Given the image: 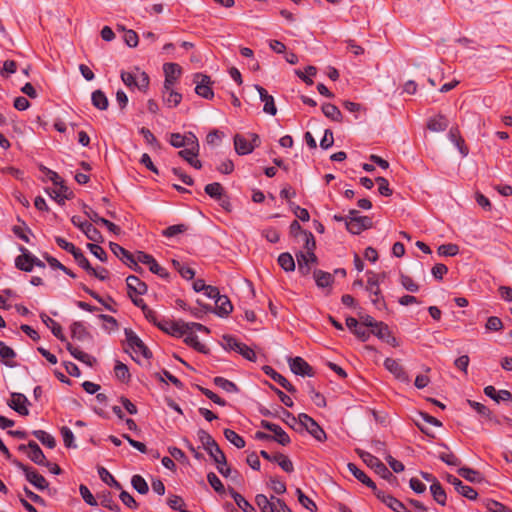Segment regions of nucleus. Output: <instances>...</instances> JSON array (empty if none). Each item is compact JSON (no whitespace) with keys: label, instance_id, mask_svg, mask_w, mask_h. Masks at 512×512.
I'll return each instance as SVG.
<instances>
[{"label":"nucleus","instance_id":"nucleus-1","mask_svg":"<svg viewBox=\"0 0 512 512\" xmlns=\"http://www.w3.org/2000/svg\"><path fill=\"white\" fill-rule=\"evenodd\" d=\"M197 437L202 443L203 448L207 451L209 456L214 460L216 464H225L226 456L221 450L214 438L204 429L197 431Z\"/></svg>","mask_w":512,"mask_h":512},{"label":"nucleus","instance_id":"nucleus-2","mask_svg":"<svg viewBox=\"0 0 512 512\" xmlns=\"http://www.w3.org/2000/svg\"><path fill=\"white\" fill-rule=\"evenodd\" d=\"M356 453L366 463L367 466L372 468L375 473L387 480L389 483H397V478L392 472L374 455L361 449H356Z\"/></svg>","mask_w":512,"mask_h":512},{"label":"nucleus","instance_id":"nucleus-3","mask_svg":"<svg viewBox=\"0 0 512 512\" xmlns=\"http://www.w3.org/2000/svg\"><path fill=\"white\" fill-rule=\"evenodd\" d=\"M12 463L23 471L26 480L38 490H45L49 487V483L45 477L39 474L33 467L25 465L16 459L12 460Z\"/></svg>","mask_w":512,"mask_h":512},{"label":"nucleus","instance_id":"nucleus-4","mask_svg":"<svg viewBox=\"0 0 512 512\" xmlns=\"http://www.w3.org/2000/svg\"><path fill=\"white\" fill-rule=\"evenodd\" d=\"M193 82L196 84L195 93L198 96L209 100L214 97V92L211 87L213 82L210 76L202 73H196L194 75Z\"/></svg>","mask_w":512,"mask_h":512},{"label":"nucleus","instance_id":"nucleus-5","mask_svg":"<svg viewBox=\"0 0 512 512\" xmlns=\"http://www.w3.org/2000/svg\"><path fill=\"white\" fill-rule=\"evenodd\" d=\"M157 327L163 332L178 338L188 333V325H186V322L183 321H171L163 319L157 323Z\"/></svg>","mask_w":512,"mask_h":512},{"label":"nucleus","instance_id":"nucleus-6","mask_svg":"<svg viewBox=\"0 0 512 512\" xmlns=\"http://www.w3.org/2000/svg\"><path fill=\"white\" fill-rule=\"evenodd\" d=\"M137 260L143 264H146L149 266V270L153 273L158 275L161 278L168 279L169 273L168 271L160 266L157 261L154 259V257L150 254H147L143 251L137 252Z\"/></svg>","mask_w":512,"mask_h":512},{"label":"nucleus","instance_id":"nucleus-7","mask_svg":"<svg viewBox=\"0 0 512 512\" xmlns=\"http://www.w3.org/2000/svg\"><path fill=\"white\" fill-rule=\"evenodd\" d=\"M126 342L128 346L134 349L136 352H140L145 358H151L152 353L144 342L135 334L130 328H125Z\"/></svg>","mask_w":512,"mask_h":512},{"label":"nucleus","instance_id":"nucleus-8","mask_svg":"<svg viewBox=\"0 0 512 512\" xmlns=\"http://www.w3.org/2000/svg\"><path fill=\"white\" fill-rule=\"evenodd\" d=\"M262 428L269 430L273 433L272 441H276L282 446H287L290 444L291 439L289 435L277 424L269 422L267 420H262L260 422Z\"/></svg>","mask_w":512,"mask_h":512},{"label":"nucleus","instance_id":"nucleus-9","mask_svg":"<svg viewBox=\"0 0 512 512\" xmlns=\"http://www.w3.org/2000/svg\"><path fill=\"white\" fill-rule=\"evenodd\" d=\"M291 371L300 376L313 377L315 375L314 369L302 357H294L288 359Z\"/></svg>","mask_w":512,"mask_h":512},{"label":"nucleus","instance_id":"nucleus-10","mask_svg":"<svg viewBox=\"0 0 512 512\" xmlns=\"http://www.w3.org/2000/svg\"><path fill=\"white\" fill-rule=\"evenodd\" d=\"M163 71L165 74L163 88L168 90L174 86L177 79L180 77L182 73V68L177 63H165L163 65Z\"/></svg>","mask_w":512,"mask_h":512},{"label":"nucleus","instance_id":"nucleus-11","mask_svg":"<svg viewBox=\"0 0 512 512\" xmlns=\"http://www.w3.org/2000/svg\"><path fill=\"white\" fill-rule=\"evenodd\" d=\"M372 219L368 216H361L359 218H351L346 220L347 230L355 235L360 234L362 231L372 228Z\"/></svg>","mask_w":512,"mask_h":512},{"label":"nucleus","instance_id":"nucleus-12","mask_svg":"<svg viewBox=\"0 0 512 512\" xmlns=\"http://www.w3.org/2000/svg\"><path fill=\"white\" fill-rule=\"evenodd\" d=\"M371 333L381 339L382 341H385L392 347H397L398 341L397 339L391 334V331L387 324H385L382 321H379L372 329Z\"/></svg>","mask_w":512,"mask_h":512},{"label":"nucleus","instance_id":"nucleus-13","mask_svg":"<svg viewBox=\"0 0 512 512\" xmlns=\"http://www.w3.org/2000/svg\"><path fill=\"white\" fill-rule=\"evenodd\" d=\"M30 402L27 397L22 393L13 392L11 394V399L8 401V406L19 413L22 416H27L29 414V410L27 405Z\"/></svg>","mask_w":512,"mask_h":512},{"label":"nucleus","instance_id":"nucleus-14","mask_svg":"<svg viewBox=\"0 0 512 512\" xmlns=\"http://www.w3.org/2000/svg\"><path fill=\"white\" fill-rule=\"evenodd\" d=\"M126 284L128 289V296L132 298V295H144L148 291V286L145 282L141 281L137 276L129 275L126 278Z\"/></svg>","mask_w":512,"mask_h":512},{"label":"nucleus","instance_id":"nucleus-15","mask_svg":"<svg viewBox=\"0 0 512 512\" xmlns=\"http://www.w3.org/2000/svg\"><path fill=\"white\" fill-rule=\"evenodd\" d=\"M347 467L348 470L353 474V476L357 480H359L362 484L372 489L374 494L377 495V492H379L380 490L377 488L375 482L372 481V479L368 477L364 471L359 469L354 463H348Z\"/></svg>","mask_w":512,"mask_h":512},{"label":"nucleus","instance_id":"nucleus-16","mask_svg":"<svg viewBox=\"0 0 512 512\" xmlns=\"http://www.w3.org/2000/svg\"><path fill=\"white\" fill-rule=\"evenodd\" d=\"M385 368L392 373L398 380L408 382L409 377L403 366L393 358H386L384 361Z\"/></svg>","mask_w":512,"mask_h":512},{"label":"nucleus","instance_id":"nucleus-17","mask_svg":"<svg viewBox=\"0 0 512 512\" xmlns=\"http://www.w3.org/2000/svg\"><path fill=\"white\" fill-rule=\"evenodd\" d=\"M255 88L259 93L261 101L264 102L263 111L274 116L277 113V108L273 96L269 95L266 89L260 85H255Z\"/></svg>","mask_w":512,"mask_h":512},{"label":"nucleus","instance_id":"nucleus-18","mask_svg":"<svg viewBox=\"0 0 512 512\" xmlns=\"http://www.w3.org/2000/svg\"><path fill=\"white\" fill-rule=\"evenodd\" d=\"M263 371L266 375L270 376L274 381H276L289 393L296 392V388L283 375L276 372L271 366H264Z\"/></svg>","mask_w":512,"mask_h":512},{"label":"nucleus","instance_id":"nucleus-19","mask_svg":"<svg viewBox=\"0 0 512 512\" xmlns=\"http://www.w3.org/2000/svg\"><path fill=\"white\" fill-rule=\"evenodd\" d=\"M234 147L238 155H247L253 152L257 144L249 143V141L241 134L234 136Z\"/></svg>","mask_w":512,"mask_h":512},{"label":"nucleus","instance_id":"nucleus-20","mask_svg":"<svg viewBox=\"0 0 512 512\" xmlns=\"http://www.w3.org/2000/svg\"><path fill=\"white\" fill-rule=\"evenodd\" d=\"M376 497L395 512H405V505L392 495H386L383 491L377 492Z\"/></svg>","mask_w":512,"mask_h":512},{"label":"nucleus","instance_id":"nucleus-21","mask_svg":"<svg viewBox=\"0 0 512 512\" xmlns=\"http://www.w3.org/2000/svg\"><path fill=\"white\" fill-rule=\"evenodd\" d=\"M51 198H53L58 204L64 205L65 200L72 199L74 197L73 192L66 184H61L58 190H47Z\"/></svg>","mask_w":512,"mask_h":512},{"label":"nucleus","instance_id":"nucleus-22","mask_svg":"<svg viewBox=\"0 0 512 512\" xmlns=\"http://www.w3.org/2000/svg\"><path fill=\"white\" fill-rule=\"evenodd\" d=\"M28 458L37 465L45 464L46 456L35 441L28 442Z\"/></svg>","mask_w":512,"mask_h":512},{"label":"nucleus","instance_id":"nucleus-23","mask_svg":"<svg viewBox=\"0 0 512 512\" xmlns=\"http://www.w3.org/2000/svg\"><path fill=\"white\" fill-rule=\"evenodd\" d=\"M215 304V313L220 317L228 316L233 310V306L226 295L220 294L215 300Z\"/></svg>","mask_w":512,"mask_h":512},{"label":"nucleus","instance_id":"nucleus-24","mask_svg":"<svg viewBox=\"0 0 512 512\" xmlns=\"http://www.w3.org/2000/svg\"><path fill=\"white\" fill-rule=\"evenodd\" d=\"M484 393L486 396L490 397L497 403H499L501 400L512 402V394L508 390L496 391L494 386L489 385L484 388Z\"/></svg>","mask_w":512,"mask_h":512},{"label":"nucleus","instance_id":"nucleus-25","mask_svg":"<svg viewBox=\"0 0 512 512\" xmlns=\"http://www.w3.org/2000/svg\"><path fill=\"white\" fill-rule=\"evenodd\" d=\"M185 149L182 150V154L185 155H198L199 154V142L197 137L189 132L184 135Z\"/></svg>","mask_w":512,"mask_h":512},{"label":"nucleus","instance_id":"nucleus-26","mask_svg":"<svg viewBox=\"0 0 512 512\" xmlns=\"http://www.w3.org/2000/svg\"><path fill=\"white\" fill-rule=\"evenodd\" d=\"M66 349L70 352V354L76 358L77 360L85 363L88 366H92L94 362L96 361L94 357L91 355L79 350L78 348L74 347L71 343L67 342Z\"/></svg>","mask_w":512,"mask_h":512},{"label":"nucleus","instance_id":"nucleus-27","mask_svg":"<svg viewBox=\"0 0 512 512\" xmlns=\"http://www.w3.org/2000/svg\"><path fill=\"white\" fill-rule=\"evenodd\" d=\"M162 100L168 107H176L182 100V94L173 90V87L166 90L163 88Z\"/></svg>","mask_w":512,"mask_h":512},{"label":"nucleus","instance_id":"nucleus-28","mask_svg":"<svg viewBox=\"0 0 512 512\" xmlns=\"http://www.w3.org/2000/svg\"><path fill=\"white\" fill-rule=\"evenodd\" d=\"M255 502L261 512H277V504L271 498L268 499L264 494H257Z\"/></svg>","mask_w":512,"mask_h":512},{"label":"nucleus","instance_id":"nucleus-29","mask_svg":"<svg viewBox=\"0 0 512 512\" xmlns=\"http://www.w3.org/2000/svg\"><path fill=\"white\" fill-rule=\"evenodd\" d=\"M313 277H314V280L316 282V285L318 287H320V288L328 287L334 281V278H333L332 274H330L329 272H325L323 270H320V269L314 270Z\"/></svg>","mask_w":512,"mask_h":512},{"label":"nucleus","instance_id":"nucleus-30","mask_svg":"<svg viewBox=\"0 0 512 512\" xmlns=\"http://www.w3.org/2000/svg\"><path fill=\"white\" fill-rule=\"evenodd\" d=\"M71 336L79 341L90 339L91 335L82 322H73L71 325Z\"/></svg>","mask_w":512,"mask_h":512},{"label":"nucleus","instance_id":"nucleus-31","mask_svg":"<svg viewBox=\"0 0 512 512\" xmlns=\"http://www.w3.org/2000/svg\"><path fill=\"white\" fill-rule=\"evenodd\" d=\"M229 494L243 512H256L255 508L237 491L229 488Z\"/></svg>","mask_w":512,"mask_h":512},{"label":"nucleus","instance_id":"nucleus-32","mask_svg":"<svg viewBox=\"0 0 512 512\" xmlns=\"http://www.w3.org/2000/svg\"><path fill=\"white\" fill-rule=\"evenodd\" d=\"M430 492L433 496V499L440 505L444 506L446 504L447 495L445 490L439 481H434L430 486Z\"/></svg>","mask_w":512,"mask_h":512},{"label":"nucleus","instance_id":"nucleus-33","mask_svg":"<svg viewBox=\"0 0 512 512\" xmlns=\"http://www.w3.org/2000/svg\"><path fill=\"white\" fill-rule=\"evenodd\" d=\"M91 101L93 106L99 110H106L109 106L108 98L102 90L92 92Z\"/></svg>","mask_w":512,"mask_h":512},{"label":"nucleus","instance_id":"nucleus-34","mask_svg":"<svg viewBox=\"0 0 512 512\" xmlns=\"http://www.w3.org/2000/svg\"><path fill=\"white\" fill-rule=\"evenodd\" d=\"M184 336H185L184 342L187 345L193 347L196 351H198L200 353H203V354L209 353V349L204 344L199 342L198 337L193 332H188Z\"/></svg>","mask_w":512,"mask_h":512},{"label":"nucleus","instance_id":"nucleus-35","mask_svg":"<svg viewBox=\"0 0 512 512\" xmlns=\"http://www.w3.org/2000/svg\"><path fill=\"white\" fill-rule=\"evenodd\" d=\"M447 127L448 120L443 115L432 118L427 123V128L433 132L445 131Z\"/></svg>","mask_w":512,"mask_h":512},{"label":"nucleus","instance_id":"nucleus-36","mask_svg":"<svg viewBox=\"0 0 512 512\" xmlns=\"http://www.w3.org/2000/svg\"><path fill=\"white\" fill-rule=\"evenodd\" d=\"M213 382L217 387L221 388L222 390H224L227 393H238L239 392L238 386L234 382H232L224 377L217 376L213 379Z\"/></svg>","mask_w":512,"mask_h":512},{"label":"nucleus","instance_id":"nucleus-37","mask_svg":"<svg viewBox=\"0 0 512 512\" xmlns=\"http://www.w3.org/2000/svg\"><path fill=\"white\" fill-rule=\"evenodd\" d=\"M322 112L327 117L333 121L341 122L342 121V113L338 109V107L331 103H325L322 105Z\"/></svg>","mask_w":512,"mask_h":512},{"label":"nucleus","instance_id":"nucleus-38","mask_svg":"<svg viewBox=\"0 0 512 512\" xmlns=\"http://www.w3.org/2000/svg\"><path fill=\"white\" fill-rule=\"evenodd\" d=\"M279 266L286 272H292L295 270V261L289 252L281 253L278 256Z\"/></svg>","mask_w":512,"mask_h":512},{"label":"nucleus","instance_id":"nucleus-39","mask_svg":"<svg viewBox=\"0 0 512 512\" xmlns=\"http://www.w3.org/2000/svg\"><path fill=\"white\" fill-rule=\"evenodd\" d=\"M109 247L113 254L117 256L124 264L125 261L129 262L130 259L134 257V255L131 252H129L128 250H126L117 243L110 242Z\"/></svg>","mask_w":512,"mask_h":512},{"label":"nucleus","instance_id":"nucleus-40","mask_svg":"<svg viewBox=\"0 0 512 512\" xmlns=\"http://www.w3.org/2000/svg\"><path fill=\"white\" fill-rule=\"evenodd\" d=\"M223 433L225 438L238 449H242L245 447L246 442L244 438L237 434L234 430L226 428L224 429Z\"/></svg>","mask_w":512,"mask_h":512},{"label":"nucleus","instance_id":"nucleus-41","mask_svg":"<svg viewBox=\"0 0 512 512\" xmlns=\"http://www.w3.org/2000/svg\"><path fill=\"white\" fill-rule=\"evenodd\" d=\"M204 191L208 196L215 200H221L224 194V188L219 182L207 184Z\"/></svg>","mask_w":512,"mask_h":512},{"label":"nucleus","instance_id":"nucleus-42","mask_svg":"<svg viewBox=\"0 0 512 512\" xmlns=\"http://www.w3.org/2000/svg\"><path fill=\"white\" fill-rule=\"evenodd\" d=\"M32 435L50 449H53L56 446L55 438L44 430H34Z\"/></svg>","mask_w":512,"mask_h":512},{"label":"nucleus","instance_id":"nucleus-43","mask_svg":"<svg viewBox=\"0 0 512 512\" xmlns=\"http://www.w3.org/2000/svg\"><path fill=\"white\" fill-rule=\"evenodd\" d=\"M304 429L316 440L322 442L326 439L325 431L319 426V424L313 420L309 425L304 427Z\"/></svg>","mask_w":512,"mask_h":512},{"label":"nucleus","instance_id":"nucleus-44","mask_svg":"<svg viewBox=\"0 0 512 512\" xmlns=\"http://www.w3.org/2000/svg\"><path fill=\"white\" fill-rule=\"evenodd\" d=\"M114 373L118 380L121 382L127 383L130 380V372L124 363L121 361H116L115 367H114Z\"/></svg>","mask_w":512,"mask_h":512},{"label":"nucleus","instance_id":"nucleus-45","mask_svg":"<svg viewBox=\"0 0 512 512\" xmlns=\"http://www.w3.org/2000/svg\"><path fill=\"white\" fill-rule=\"evenodd\" d=\"M98 474L101 480L107 485L112 486L118 490L122 489L121 484L104 467L98 468Z\"/></svg>","mask_w":512,"mask_h":512},{"label":"nucleus","instance_id":"nucleus-46","mask_svg":"<svg viewBox=\"0 0 512 512\" xmlns=\"http://www.w3.org/2000/svg\"><path fill=\"white\" fill-rule=\"evenodd\" d=\"M16 356L15 351L0 341V357L4 360V364L8 367H14L15 363L8 361Z\"/></svg>","mask_w":512,"mask_h":512},{"label":"nucleus","instance_id":"nucleus-47","mask_svg":"<svg viewBox=\"0 0 512 512\" xmlns=\"http://www.w3.org/2000/svg\"><path fill=\"white\" fill-rule=\"evenodd\" d=\"M457 472L459 476L465 478L470 482H480L482 480L480 473L469 467H461L458 469Z\"/></svg>","mask_w":512,"mask_h":512},{"label":"nucleus","instance_id":"nucleus-48","mask_svg":"<svg viewBox=\"0 0 512 512\" xmlns=\"http://www.w3.org/2000/svg\"><path fill=\"white\" fill-rule=\"evenodd\" d=\"M296 259L299 273H301L304 276L308 275L311 270L308 255L303 252H298L296 253Z\"/></svg>","mask_w":512,"mask_h":512},{"label":"nucleus","instance_id":"nucleus-49","mask_svg":"<svg viewBox=\"0 0 512 512\" xmlns=\"http://www.w3.org/2000/svg\"><path fill=\"white\" fill-rule=\"evenodd\" d=\"M455 490L461 494L462 496L470 499L475 500L477 498L478 493L475 489H473L471 486L463 484L462 481H458L456 483Z\"/></svg>","mask_w":512,"mask_h":512},{"label":"nucleus","instance_id":"nucleus-50","mask_svg":"<svg viewBox=\"0 0 512 512\" xmlns=\"http://www.w3.org/2000/svg\"><path fill=\"white\" fill-rule=\"evenodd\" d=\"M172 265L184 279L191 280L194 278L195 271L192 268L184 266L176 259L172 260Z\"/></svg>","mask_w":512,"mask_h":512},{"label":"nucleus","instance_id":"nucleus-51","mask_svg":"<svg viewBox=\"0 0 512 512\" xmlns=\"http://www.w3.org/2000/svg\"><path fill=\"white\" fill-rule=\"evenodd\" d=\"M467 403L479 415H481V416H483V417H485V418H487L489 420L493 419V415H492L491 410L488 407H486L485 405H483L482 403H479V402H476V401L470 400V399L467 400Z\"/></svg>","mask_w":512,"mask_h":512},{"label":"nucleus","instance_id":"nucleus-52","mask_svg":"<svg viewBox=\"0 0 512 512\" xmlns=\"http://www.w3.org/2000/svg\"><path fill=\"white\" fill-rule=\"evenodd\" d=\"M296 495L298 497L299 503L303 507L310 510L311 512L317 511V505L315 504V502L312 499H310L308 496H306L300 488L296 489Z\"/></svg>","mask_w":512,"mask_h":512},{"label":"nucleus","instance_id":"nucleus-53","mask_svg":"<svg viewBox=\"0 0 512 512\" xmlns=\"http://www.w3.org/2000/svg\"><path fill=\"white\" fill-rule=\"evenodd\" d=\"M483 505L486 508L485 512H512V510L504 506L502 503L491 499L485 500Z\"/></svg>","mask_w":512,"mask_h":512},{"label":"nucleus","instance_id":"nucleus-54","mask_svg":"<svg viewBox=\"0 0 512 512\" xmlns=\"http://www.w3.org/2000/svg\"><path fill=\"white\" fill-rule=\"evenodd\" d=\"M131 485L140 494H147L149 487L145 479L140 475H134L131 479Z\"/></svg>","mask_w":512,"mask_h":512},{"label":"nucleus","instance_id":"nucleus-55","mask_svg":"<svg viewBox=\"0 0 512 512\" xmlns=\"http://www.w3.org/2000/svg\"><path fill=\"white\" fill-rule=\"evenodd\" d=\"M367 274L369 275L367 280V286L366 290L370 293L374 294L375 296L380 295V289H379V281L377 278V275L373 273L372 271H368Z\"/></svg>","mask_w":512,"mask_h":512},{"label":"nucleus","instance_id":"nucleus-56","mask_svg":"<svg viewBox=\"0 0 512 512\" xmlns=\"http://www.w3.org/2000/svg\"><path fill=\"white\" fill-rule=\"evenodd\" d=\"M438 458L450 466H459L461 464V460L450 451L439 453Z\"/></svg>","mask_w":512,"mask_h":512},{"label":"nucleus","instance_id":"nucleus-57","mask_svg":"<svg viewBox=\"0 0 512 512\" xmlns=\"http://www.w3.org/2000/svg\"><path fill=\"white\" fill-rule=\"evenodd\" d=\"M74 257V260L77 262V264L83 268L87 273L92 270V266L89 262V260L86 258V256L83 254V252L78 248L77 251L72 254Z\"/></svg>","mask_w":512,"mask_h":512},{"label":"nucleus","instance_id":"nucleus-58","mask_svg":"<svg viewBox=\"0 0 512 512\" xmlns=\"http://www.w3.org/2000/svg\"><path fill=\"white\" fill-rule=\"evenodd\" d=\"M207 480L217 493L223 494L225 492L223 483L214 472H209L207 474Z\"/></svg>","mask_w":512,"mask_h":512},{"label":"nucleus","instance_id":"nucleus-59","mask_svg":"<svg viewBox=\"0 0 512 512\" xmlns=\"http://www.w3.org/2000/svg\"><path fill=\"white\" fill-rule=\"evenodd\" d=\"M241 342L238 341L232 335H223L221 345L225 350H233L236 352V349H240L239 344Z\"/></svg>","mask_w":512,"mask_h":512},{"label":"nucleus","instance_id":"nucleus-60","mask_svg":"<svg viewBox=\"0 0 512 512\" xmlns=\"http://www.w3.org/2000/svg\"><path fill=\"white\" fill-rule=\"evenodd\" d=\"M459 253V247L456 244H442L438 247V254L441 256H455Z\"/></svg>","mask_w":512,"mask_h":512},{"label":"nucleus","instance_id":"nucleus-61","mask_svg":"<svg viewBox=\"0 0 512 512\" xmlns=\"http://www.w3.org/2000/svg\"><path fill=\"white\" fill-rule=\"evenodd\" d=\"M485 328L487 331L496 332L503 329V322L502 320L497 316H490L487 319V322L485 324Z\"/></svg>","mask_w":512,"mask_h":512},{"label":"nucleus","instance_id":"nucleus-62","mask_svg":"<svg viewBox=\"0 0 512 512\" xmlns=\"http://www.w3.org/2000/svg\"><path fill=\"white\" fill-rule=\"evenodd\" d=\"M87 248L100 261H102V262L107 261V254H106L105 250L97 243H88Z\"/></svg>","mask_w":512,"mask_h":512},{"label":"nucleus","instance_id":"nucleus-63","mask_svg":"<svg viewBox=\"0 0 512 512\" xmlns=\"http://www.w3.org/2000/svg\"><path fill=\"white\" fill-rule=\"evenodd\" d=\"M239 347H240V349H236L237 353H239L245 359H247V360H249L251 362H255L256 361L257 356H256V353L254 352V350L252 348H250L249 346H247L246 344H244L242 342L239 344Z\"/></svg>","mask_w":512,"mask_h":512},{"label":"nucleus","instance_id":"nucleus-64","mask_svg":"<svg viewBox=\"0 0 512 512\" xmlns=\"http://www.w3.org/2000/svg\"><path fill=\"white\" fill-rule=\"evenodd\" d=\"M140 134L144 137L145 141L156 149H160V143L153 135V133L146 127H142L139 130Z\"/></svg>","mask_w":512,"mask_h":512}]
</instances>
